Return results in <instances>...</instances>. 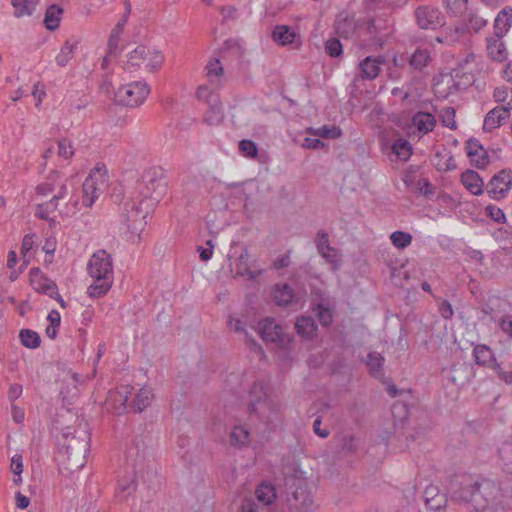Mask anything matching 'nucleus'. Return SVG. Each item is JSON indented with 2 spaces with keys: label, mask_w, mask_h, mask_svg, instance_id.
I'll list each match as a JSON object with an SVG mask.
<instances>
[{
  "label": "nucleus",
  "mask_w": 512,
  "mask_h": 512,
  "mask_svg": "<svg viewBox=\"0 0 512 512\" xmlns=\"http://www.w3.org/2000/svg\"><path fill=\"white\" fill-rule=\"evenodd\" d=\"M512 27V7L505 6L494 20V34L505 36Z\"/></svg>",
  "instance_id": "obj_17"
},
{
  "label": "nucleus",
  "mask_w": 512,
  "mask_h": 512,
  "mask_svg": "<svg viewBox=\"0 0 512 512\" xmlns=\"http://www.w3.org/2000/svg\"><path fill=\"white\" fill-rule=\"evenodd\" d=\"M16 507L23 510L30 505V499L23 495L21 492L15 494Z\"/></svg>",
  "instance_id": "obj_64"
},
{
  "label": "nucleus",
  "mask_w": 512,
  "mask_h": 512,
  "mask_svg": "<svg viewBox=\"0 0 512 512\" xmlns=\"http://www.w3.org/2000/svg\"><path fill=\"white\" fill-rule=\"evenodd\" d=\"M307 132L313 136L336 139L341 136V129L336 126H322L319 128H308Z\"/></svg>",
  "instance_id": "obj_37"
},
{
  "label": "nucleus",
  "mask_w": 512,
  "mask_h": 512,
  "mask_svg": "<svg viewBox=\"0 0 512 512\" xmlns=\"http://www.w3.org/2000/svg\"><path fill=\"white\" fill-rule=\"evenodd\" d=\"M127 63L131 67H144L148 72H156L164 63V55L153 47L140 45L129 53Z\"/></svg>",
  "instance_id": "obj_5"
},
{
  "label": "nucleus",
  "mask_w": 512,
  "mask_h": 512,
  "mask_svg": "<svg viewBox=\"0 0 512 512\" xmlns=\"http://www.w3.org/2000/svg\"><path fill=\"white\" fill-rule=\"evenodd\" d=\"M494 370L498 377L508 385L512 384V370H505L500 364L494 361Z\"/></svg>",
  "instance_id": "obj_56"
},
{
  "label": "nucleus",
  "mask_w": 512,
  "mask_h": 512,
  "mask_svg": "<svg viewBox=\"0 0 512 512\" xmlns=\"http://www.w3.org/2000/svg\"><path fill=\"white\" fill-rule=\"evenodd\" d=\"M47 321L49 324L46 327L45 333L50 339H55L61 322L60 313L57 310L50 311L47 316Z\"/></svg>",
  "instance_id": "obj_40"
},
{
  "label": "nucleus",
  "mask_w": 512,
  "mask_h": 512,
  "mask_svg": "<svg viewBox=\"0 0 512 512\" xmlns=\"http://www.w3.org/2000/svg\"><path fill=\"white\" fill-rule=\"evenodd\" d=\"M249 254L247 251L243 252L238 258V262L236 263V272L237 274L244 276L248 279H255L261 274V270H252L248 264Z\"/></svg>",
  "instance_id": "obj_27"
},
{
  "label": "nucleus",
  "mask_w": 512,
  "mask_h": 512,
  "mask_svg": "<svg viewBox=\"0 0 512 512\" xmlns=\"http://www.w3.org/2000/svg\"><path fill=\"white\" fill-rule=\"evenodd\" d=\"M23 388L20 384H12L8 390V399L11 404H14L15 400H17L22 395Z\"/></svg>",
  "instance_id": "obj_61"
},
{
  "label": "nucleus",
  "mask_w": 512,
  "mask_h": 512,
  "mask_svg": "<svg viewBox=\"0 0 512 512\" xmlns=\"http://www.w3.org/2000/svg\"><path fill=\"white\" fill-rule=\"evenodd\" d=\"M503 37L493 34L486 38V53L492 61L503 62L508 58V50Z\"/></svg>",
  "instance_id": "obj_13"
},
{
  "label": "nucleus",
  "mask_w": 512,
  "mask_h": 512,
  "mask_svg": "<svg viewBox=\"0 0 512 512\" xmlns=\"http://www.w3.org/2000/svg\"><path fill=\"white\" fill-rule=\"evenodd\" d=\"M88 273L94 279L88 287V294L98 298L104 296L113 284V264L110 254L105 250L95 252L88 262Z\"/></svg>",
  "instance_id": "obj_2"
},
{
  "label": "nucleus",
  "mask_w": 512,
  "mask_h": 512,
  "mask_svg": "<svg viewBox=\"0 0 512 512\" xmlns=\"http://www.w3.org/2000/svg\"><path fill=\"white\" fill-rule=\"evenodd\" d=\"M325 50L331 57H338L342 54V44L336 39H329L325 44Z\"/></svg>",
  "instance_id": "obj_53"
},
{
  "label": "nucleus",
  "mask_w": 512,
  "mask_h": 512,
  "mask_svg": "<svg viewBox=\"0 0 512 512\" xmlns=\"http://www.w3.org/2000/svg\"><path fill=\"white\" fill-rule=\"evenodd\" d=\"M384 63L382 57H366L359 64V69L362 78L373 80L375 79L381 70V65Z\"/></svg>",
  "instance_id": "obj_16"
},
{
  "label": "nucleus",
  "mask_w": 512,
  "mask_h": 512,
  "mask_svg": "<svg viewBox=\"0 0 512 512\" xmlns=\"http://www.w3.org/2000/svg\"><path fill=\"white\" fill-rule=\"evenodd\" d=\"M55 183H56V191H54V196L51 200L54 202H58V200L65 198L68 195L69 191V180L59 175V173H55Z\"/></svg>",
  "instance_id": "obj_42"
},
{
  "label": "nucleus",
  "mask_w": 512,
  "mask_h": 512,
  "mask_svg": "<svg viewBox=\"0 0 512 512\" xmlns=\"http://www.w3.org/2000/svg\"><path fill=\"white\" fill-rule=\"evenodd\" d=\"M392 244L398 249H405L412 243V235L404 231H395L390 235Z\"/></svg>",
  "instance_id": "obj_44"
},
{
  "label": "nucleus",
  "mask_w": 512,
  "mask_h": 512,
  "mask_svg": "<svg viewBox=\"0 0 512 512\" xmlns=\"http://www.w3.org/2000/svg\"><path fill=\"white\" fill-rule=\"evenodd\" d=\"M239 151L247 158H256L258 154V148L255 142L246 139L239 142Z\"/></svg>",
  "instance_id": "obj_50"
},
{
  "label": "nucleus",
  "mask_w": 512,
  "mask_h": 512,
  "mask_svg": "<svg viewBox=\"0 0 512 512\" xmlns=\"http://www.w3.org/2000/svg\"><path fill=\"white\" fill-rule=\"evenodd\" d=\"M56 191V183H55V173L45 182L39 184L36 187V192L40 195H48Z\"/></svg>",
  "instance_id": "obj_54"
},
{
  "label": "nucleus",
  "mask_w": 512,
  "mask_h": 512,
  "mask_svg": "<svg viewBox=\"0 0 512 512\" xmlns=\"http://www.w3.org/2000/svg\"><path fill=\"white\" fill-rule=\"evenodd\" d=\"M223 67L218 58H212L206 65V75L212 81L213 78H219L223 75Z\"/></svg>",
  "instance_id": "obj_48"
},
{
  "label": "nucleus",
  "mask_w": 512,
  "mask_h": 512,
  "mask_svg": "<svg viewBox=\"0 0 512 512\" xmlns=\"http://www.w3.org/2000/svg\"><path fill=\"white\" fill-rule=\"evenodd\" d=\"M412 125L417 129L420 135L428 134L436 126V118L428 112H417L412 118Z\"/></svg>",
  "instance_id": "obj_18"
},
{
  "label": "nucleus",
  "mask_w": 512,
  "mask_h": 512,
  "mask_svg": "<svg viewBox=\"0 0 512 512\" xmlns=\"http://www.w3.org/2000/svg\"><path fill=\"white\" fill-rule=\"evenodd\" d=\"M62 9L56 5L50 6L44 18L45 26L48 30H55L59 27L60 19H61Z\"/></svg>",
  "instance_id": "obj_34"
},
{
  "label": "nucleus",
  "mask_w": 512,
  "mask_h": 512,
  "mask_svg": "<svg viewBox=\"0 0 512 512\" xmlns=\"http://www.w3.org/2000/svg\"><path fill=\"white\" fill-rule=\"evenodd\" d=\"M108 185V173L104 165L93 168L83 183V204L91 207Z\"/></svg>",
  "instance_id": "obj_4"
},
{
  "label": "nucleus",
  "mask_w": 512,
  "mask_h": 512,
  "mask_svg": "<svg viewBox=\"0 0 512 512\" xmlns=\"http://www.w3.org/2000/svg\"><path fill=\"white\" fill-rule=\"evenodd\" d=\"M197 99L206 102L208 105L218 102V95L208 86H199L196 91Z\"/></svg>",
  "instance_id": "obj_46"
},
{
  "label": "nucleus",
  "mask_w": 512,
  "mask_h": 512,
  "mask_svg": "<svg viewBox=\"0 0 512 512\" xmlns=\"http://www.w3.org/2000/svg\"><path fill=\"white\" fill-rule=\"evenodd\" d=\"M431 61L430 51L425 48L416 49L415 52L411 55L410 65L416 70H422L425 68Z\"/></svg>",
  "instance_id": "obj_31"
},
{
  "label": "nucleus",
  "mask_w": 512,
  "mask_h": 512,
  "mask_svg": "<svg viewBox=\"0 0 512 512\" xmlns=\"http://www.w3.org/2000/svg\"><path fill=\"white\" fill-rule=\"evenodd\" d=\"M317 317L322 325H329L333 320L332 309L328 304L319 303L316 309Z\"/></svg>",
  "instance_id": "obj_49"
},
{
  "label": "nucleus",
  "mask_w": 512,
  "mask_h": 512,
  "mask_svg": "<svg viewBox=\"0 0 512 512\" xmlns=\"http://www.w3.org/2000/svg\"><path fill=\"white\" fill-rule=\"evenodd\" d=\"M227 324L231 331L242 335L246 340L249 338L248 331L246 330L245 324L241 319L234 316H229Z\"/></svg>",
  "instance_id": "obj_51"
},
{
  "label": "nucleus",
  "mask_w": 512,
  "mask_h": 512,
  "mask_svg": "<svg viewBox=\"0 0 512 512\" xmlns=\"http://www.w3.org/2000/svg\"><path fill=\"white\" fill-rule=\"evenodd\" d=\"M148 212L144 211L141 202L126 201L119 214V231L130 242L136 243L141 238L147 221Z\"/></svg>",
  "instance_id": "obj_3"
},
{
  "label": "nucleus",
  "mask_w": 512,
  "mask_h": 512,
  "mask_svg": "<svg viewBox=\"0 0 512 512\" xmlns=\"http://www.w3.org/2000/svg\"><path fill=\"white\" fill-rule=\"evenodd\" d=\"M230 443L237 448L248 446L250 444V432L245 426H234L230 433Z\"/></svg>",
  "instance_id": "obj_23"
},
{
  "label": "nucleus",
  "mask_w": 512,
  "mask_h": 512,
  "mask_svg": "<svg viewBox=\"0 0 512 512\" xmlns=\"http://www.w3.org/2000/svg\"><path fill=\"white\" fill-rule=\"evenodd\" d=\"M139 189L143 197L159 201L166 193V181L163 172L150 168L143 173Z\"/></svg>",
  "instance_id": "obj_6"
},
{
  "label": "nucleus",
  "mask_w": 512,
  "mask_h": 512,
  "mask_svg": "<svg viewBox=\"0 0 512 512\" xmlns=\"http://www.w3.org/2000/svg\"><path fill=\"white\" fill-rule=\"evenodd\" d=\"M67 428L63 433V442L59 451V461L68 472L81 469L86 463L90 447V435L84 427Z\"/></svg>",
  "instance_id": "obj_1"
},
{
  "label": "nucleus",
  "mask_w": 512,
  "mask_h": 512,
  "mask_svg": "<svg viewBox=\"0 0 512 512\" xmlns=\"http://www.w3.org/2000/svg\"><path fill=\"white\" fill-rule=\"evenodd\" d=\"M456 111L453 107H445L440 111L439 117L442 124L450 129H456L457 124L455 121Z\"/></svg>",
  "instance_id": "obj_47"
},
{
  "label": "nucleus",
  "mask_w": 512,
  "mask_h": 512,
  "mask_svg": "<svg viewBox=\"0 0 512 512\" xmlns=\"http://www.w3.org/2000/svg\"><path fill=\"white\" fill-rule=\"evenodd\" d=\"M251 411L257 412V405L264 403L267 399V388L263 383H254L249 392Z\"/></svg>",
  "instance_id": "obj_24"
},
{
  "label": "nucleus",
  "mask_w": 512,
  "mask_h": 512,
  "mask_svg": "<svg viewBox=\"0 0 512 512\" xmlns=\"http://www.w3.org/2000/svg\"><path fill=\"white\" fill-rule=\"evenodd\" d=\"M293 290L287 284H277L274 288L273 297L280 306L289 304L293 299Z\"/></svg>",
  "instance_id": "obj_29"
},
{
  "label": "nucleus",
  "mask_w": 512,
  "mask_h": 512,
  "mask_svg": "<svg viewBox=\"0 0 512 512\" xmlns=\"http://www.w3.org/2000/svg\"><path fill=\"white\" fill-rule=\"evenodd\" d=\"M223 110L218 102L209 105V109L204 115V121L208 125H217L223 120Z\"/></svg>",
  "instance_id": "obj_38"
},
{
  "label": "nucleus",
  "mask_w": 512,
  "mask_h": 512,
  "mask_svg": "<svg viewBox=\"0 0 512 512\" xmlns=\"http://www.w3.org/2000/svg\"><path fill=\"white\" fill-rule=\"evenodd\" d=\"M127 13L123 16V18L116 24V26L113 28L109 41L108 46L111 51L116 50L118 47L120 36L124 30V27L127 23L128 14L130 12V4L127 2Z\"/></svg>",
  "instance_id": "obj_30"
},
{
  "label": "nucleus",
  "mask_w": 512,
  "mask_h": 512,
  "mask_svg": "<svg viewBox=\"0 0 512 512\" xmlns=\"http://www.w3.org/2000/svg\"><path fill=\"white\" fill-rule=\"evenodd\" d=\"M466 150L471 162L478 168H484L488 164L486 151L477 141H468Z\"/></svg>",
  "instance_id": "obj_20"
},
{
  "label": "nucleus",
  "mask_w": 512,
  "mask_h": 512,
  "mask_svg": "<svg viewBox=\"0 0 512 512\" xmlns=\"http://www.w3.org/2000/svg\"><path fill=\"white\" fill-rule=\"evenodd\" d=\"M258 332L265 342L275 343L279 346L290 341L289 335L274 318H264L258 323Z\"/></svg>",
  "instance_id": "obj_8"
},
{
  "label": "nucleus",
  "mask_w": 512,
  "mask_h": 512,
  "mask_svg": "<svg viewBox=\"0 0 512 512\" xmlns=\"http://www.w3.org/2000/svg\"><path fill=\"white\" fill-rule=\"evenodd\" d=\"M315 244L317 247L318 253L324 252L325 250H329L330 242L327 232L324 230H321L317 233V236L315 238Z\"/></svg>",
  "instance_id": "obj_55"
},
{
  "label": "nucleus",
  "mask_w": 512,
  "mask_h": 512,
  "mask_svg": "<svg viewBox=\"0 0 512 512\" xmlns=\"http://www.w3.org/2000/svg\"><path fill=\"white\" fill-rule=\"evenodd\" d=\"M461 182L473 195H481L483 193L484 183L477 172L466 170L461 175Z\"/></svg>",
  "instance_id": "obj_19"
},
{
  "label": "nucleus",
  "mask_w": 512,
  "mask_h": 512,
  "mask_svg": "<svg viewBox=\"0 0 512 512\" xmlns=\"http://www.w3.org/2000/svg\"><path fill=\"white\" fill-rule=\"evenodd\" d=\"M324 146V142L320 139L310 137H306L302 143V147L306 149H321Z\"/></svg>",
  "instance_id": "obj_60"
},
{
  "label": "nucleus",
  "mask_w": 512,
  "mask_h": 512,
  "mask_svg": "<svg viewBox=\"0 0 512 512\" xmlns=\"http://www.w3.org/2000/svg\"><path fill=\"white\" fill-rule=\"evenodd\" d=\"M58 206V203L54 202L53 200H50L47 203L40 204L37 207L36 215L41 219H49V215L56 210Z\"/></svg>",
  "instance_id": "obj_52"
},
{
  "label": "nucleus",
  "mask_w": 512,
  "mask_h": 512,
  "mask_svg": "<svg viewBox=\"0 0 512 512\" xmlns=\"http://www.w3.org/2000/svg\"><path fill=\"white\" fill-rule=\"evenodd\" d=\"M57 155L64 160H71L75 155V148L72 144V141L67 138H61L58 141Z\"/></svg>",
  "instance_id": "obj_45"
},
{
  "label": "nucleus",
  "mask_w": 512,
  "mask_h": 512,
  "mask_svg": "<svg viewBox=\"0 0 512 512\" xmlns=\"http://www.w3.org/2000/svg\"><path fill=\"white\" fill-rule=\"evenodd\" d=\"M500 329L512 338V316H504L499 323Z\"/></svg>",
  "instance_id": "obj_62"
},
{
  "label": "nucleus",
  "mask_w": 512,
  "mask_h": 512,
  "mask_svg": "<svg viewBox=\"0 0 512 512\" xmlns=\"http://www.w3.org/2000/svg\"><path fill=\"white\" fill-rule=\"evenodd\" d=\"M78 44V40H67L55 58L56 63L62 67L66 66L69 63V61L74 57V53L78 47Z\"/></svg>",
  "instance_id": "obj_26"
},
{
  "label": "nucleus",
  "mask_w": 512,
  "mask_h": 512,
  "mask_svg": "<svg viewBox=\"0 0 512 512\" xmlns=\"http://www.w3.org/2000/svg\"><path fill=\"white\" fill-rule=\"evenodd\" d=\"M272 39L278 45L299 48L301 37L293 28L287 25H277L272 31Z\"/></svg>",
  "instance_id": "obj_12"
},
{
  "label": "nucleus",
  "mask_w": 512,
  "mask_h": 512,
  "mask_svg": "<svg viewBox=\"0 0 512 512\" xmlns=\"http://www.w3.org/2000/svg\"><path fill=\"white\" fill-rule=\"evenodd\" d=\"M149 93L150 88L146 82H132L119 87L115 99L121 105L137 107L144 102Z\"/></svg>",
  "instance_id": "obj_7"
},
{
  "label": "nucleus",
  "mask_w": 512,
  "mask_h": 512,
  "mask_svg": "<svg viewBox=\"0 0 512 512\" xmlns=\"http://www.w3.org/2000/svg\"><path fill=\"white\" fill-rule=\"evenodd\" d=\"M487 211L489 212V215L498 223H502L505 220V215L503 211L499 208L488 206Z\"/></svg>",
  "instance_id": "obj_63"
},
{
  "label": "nucleus",
  "mask_w": 512,
  "mask_h": 512,
  "mask_svg": "<svg viewBox=\"0 0 512 512\" xmlns=\"http://www.w3.org/2000/svg\"><path fill=\"white\" fill-rule=\"evenodd\" d=\"M475 362L479 365H488L494 361L491 349L486 345H478L473 350Z\"/></svg>",
  "instance_id": "obj_39"
},
{
  "label": "nucleus",
  "mask_w": 512,
  "mask_h": 512,
  "mask_svg": "<svg viewBox=\"0 0 512 512\" xmlns=\"http://www.w3.org/2000/svg\"><path fill=\"white\" fill-rule=\"evenodd\" d=\"M488 21L480 16L477 12L470 11L466 18V26H457L454 30H451L450 38L453 41L458 40V35L465 34L468 28H471L474 32L481 31L486 25Z\"/></svg>",
  "instance_id": "obj_14"
},
{
  "label": "nucleus",
  "mask_w": 512,
  "mask_h": 512,
  "mask_svg": "<svg viewBox=\"0 0 512 512\" xmlns=\"http://www.w3.org/2000/svg\"><path fill=\"white\" fill-rule=\"evenodd\" d=\"M512 88L506 87V86H500L495 88L493 97L496 102L505 104L507 99L509 98V91H511Z\"/></svg>",
  "instance_id": "obj_57"
},
{
  "label": "nucleus",
  "mask_w": 512,
  "mask_h": 512,
  "mask_svg": "<svg viewBox=\"0 0 512 512\" xmlns=\"http://www.w3.org/2000/svg\"><path fill=\"white\" fill-rule=\"evenodd\" d=\"M297 333L307 339L311 340L316 334L317 326L311 317L302 316L297 319L295 323Z\"/></svg>",
  "instance_id": "obj_21"
},
{
  "label": "nucleus",
  "mask_w": 512,
  "mask_h": 512,
  "mask_svg": "<svg viewBox=\"0 0 512 512\" xmlns=\"http://www.w3.org/2000/svg\"><path fill=\"white\" fill-rule=\"evenodd\" d=\"M442 4L450 17H462L468 10V0H442Z\"/></svg>",
  "instance_id": "obj_25"
},
{
  "label": "nucleus",
  "mask_w": 512,
  "mask_h": 512,
  "mask_svg": "<svg viewBox=\"0 0 512 512\" xmlns=\"http://www.w3.org/2000/svg\"><path fill=\"white\" fill-rule=\"evenodd\" d=\"M414 14L421 29H436L445 21L442 12L437 7L430 5L419 6Z\"/></svg>",
  "instance_id": "obj_9"
},
{
  "label": "nucleus",
  "mask_w": 512,
  "mask_h": 512,
  "mask_svg": "<svg viewBox=\"0 0 512 512\" xmlns=\"http://www.w3.org/2000/svg\"><path fill=\"white\" fill-rule=\"evenodd\" d=\"M34 238V234H27L23 238L21 245V254L24 258H26L28 253L32 250L35 244Z\"/></svg>",
  "instance_id": "obj_58"
},
{
  "label": "nucleus",
  "mask_w": 512,
  "mask_h": 512,
  "mask_svg": "<svg viewBox=\"0 0 512 512\" xmlns=\"http://www.w3.org/2000/svg\"><path fill=\"white\" fill-rule=\"evenodd\" d=\"M29 276L30 284L36 292L56 297L58 288L56 283L44 275L39 268H32Z\"/></svg>",
  "instance_id": "obj_11"
},
{
  "label": "nucleus",
  "mask_w": 512,
  "mask_h": 512,
  "mask_svg": "<svg viewBox=\"0 0 512 512\" xmlns=\"http://www.w3.org/2000/svg\"><path fill=\"white\" fill-rule=\"evenodd\" d=\"M509 112L501 107H495L487 113L483 123L485 131H492L500 127L509 119Z\"/></svg>",
  "instance_id": "obj_15"
},
{
  "label": "nucleus",
  "mask_w": 512,
  "mask_h": 512,
  "mask_svg": "<svg viewBox=\"0 0 512 512\" xmlns=\"http://www.w3.org/2000/svg\"><path fill=\"white\" fill-rule=\"evenodd\" d=\"M384 358L377 352H371L367 356L366 364L369 368L370 373L373 376H379L381 374Z\"/></svg>",
  "instance_id": "obj_41"
},
{
  "label": "nucleus",
  "mask_w": 512,
  "mask_h": 512,
  "mask_svg": "<svg viewBox=\"0 0 512 512\" xmlns=\"http://www.w3.org/2000/svg\"><path fill=\"white\" fill-rule=\"evenodd\" d=\"M319 254L326 260L328 264H330L332 270L336 271L341 266L342 257L336 248L330 246L329 250H325Z\"/></svg>",
  "instance_id": "obj_43"
},
{
  "label": "nucleus",
  "mask_w": 512,
  "mask_h": 512,
  "mask_svg": "<svg viewBox=\"0 0 512 512\" xmlns=\"http://www.w3.org/2000/svg\"><path fill=\"white\" fill-rule=\"evenodd\" d=\"M11 471L19 476L23 471V459L20 454H15L11 459Z\"/></svg>",
  "instance_id": "obj_59"
},
{
  "label": "nucleus",
  "mask_w": 512,
  "mask_h": 512,
  "mask_svg": "<svg viewBox=\"0 0 512 512\" xmlns=\"http://www.w3.org/2000/svg\"><path fill=\"white\" fill-rule=\"evenodd\" d=\"M392 152L401 161H407L412 155L411 144L405 139H397L392 145Z\"/></svg>",
  "instance_id": "obj_35"
},
{
  "label": "nucleus",
  "mask_w": 512,
  "mask_h": 512,
  "mask_svg": "<svg viewBox=\"0 0 512 512\" xmlns=\"http://www.w3.org/2000/svg\"><path fill=\"white\" fill-rule=\"evenodd\" d=\"M39 0H11L14 16L17 18L31 16L36 10Z\"/></svg>",
  "instance_id": "obj_22"
},
{
  "label": "nucleus",
  "mask_w": 512,
  "mask_h": 512,
  "mask_svg": "<svg viewBox=\"0 0 512 512\" xmlns=\"http://www.w3.org/2000/svg\"><path fill=\"white\" fill-rule=\"evenodd\" d=\"M512 188V171L502 170L494 175L487 186V192L495 200L506 196Z\"/></svg>",
  "instance_id": "obj_10"
},
{
  "label": "nucleus",
  "mask_w": 512,
  "mask_h": 512,
  "mask_svg": "<svg viewBox=\"0 0 512 512\" xmlns=\"http://www.w3.org/2000/svg\"><path fill=\"white\" fill-rule=\"evenodd\" d=\"M256 497L259 502L269 505L276 498L275 488L270 484L262 483L256 490Z\"/></svg>",
  "instance_id": "obj_36"
},
{
  "label": "nucleus",
  "mask_w": 512,
  "mask_h": 512,
  "mask_svg": "<svg viewBox=\"0 0 512 512\" xmlns=\"http://www.w3.org/2000/svg\"><path fill=\"white\" fill-rule=\"evenodd\" d=\"M130 395L131 388L123 386L117 391L110 393V400L113 402L114 408L120 412L125 409Z\"/></svg>",
  "instance_id": "obj_28"
},
{
  "label": "nucleus",
  "mask_w": 512,
  "mask_h": 512,
  "mask_svg": "<svg viewBox=\"0 0 512 512\" xmlns=\"http://www.w3.org/2000/svg\"><path fill=\"white\" fill-rule=\"evenodd\" d=\"M19 339L21 344L29 349H36L41 344L40 335L31 329H22L19 332Z\"/></svg>",
  "instance_id": "obj_32"
},
{
  "label": "nucleus",
  "mask_w": 512,
  "mask_h": 512,
  "mask_svg": "<svg viewBox=\"0 0 512 512\" xmlns=\"http://www.w3.org/2000/svg\"><path fill=\"white\" fill-rule=\"evenodd\" d=\"M153 399L154 395L152 393V390L147 386L142 387L136 395V399L134 402L135 410L139 412L143 411L144 409L151 405Z\"/></svg>",
  "instance_id": "obj_33"
}]
</instances>
